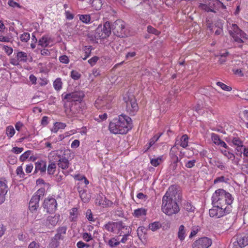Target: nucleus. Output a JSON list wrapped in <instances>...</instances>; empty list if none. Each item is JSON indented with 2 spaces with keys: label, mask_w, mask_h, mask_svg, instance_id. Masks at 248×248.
Returning a JSON list of instances; mask_svg holds the SVG:
<instances>
[{
  "label": "nucleus",
  "mask_w": 248,
  "mask_h": 248,
  "mask_svg": "<svg viewBox=\"0 0 248 248\" xmlns=\"http://www.w3.org/2000/svg\"><path fill=\"white\" fill-rule=\"evenodd\" d=\"M177 193L176 186H170L162 198V211L168 216L176 214L180 211L179 207L175 201Z\"/></svg>",
  "instance_id": "obj_1"
},
{
  "label": "nucleus",
  "mask_w": 248,
  "mask_h": 248,
  "mask_svg": "<svg viewBox=\"0 0 248 248\" xmlns=\"http://www.w3.org/2000/svg\"><path fill=\"white\" fill-rule=\"evenodd\" d=\"M84 97L82 91H76L64 95L62 94V101L66 113L70 117L74 116L78 112L79 106L73 102L81 101Z\"/></svg>",
  "instance_id": "obj_2"
},
{
  "label": "nucleus",
  "mask_w": 248,
  "mask_h": 248,
  "mask_svg": "<svg viewBox=\"0 0 248 248\" xmlns=\"http://www.w3.org/2000/svg\"><path fill=\"white\" fill-rule=\"evenodd\" d=\"M131 119L128 116L121 114L109 123V129L115 134H125L132 128Z\"/></svg>",
  "instance_id": "obj_3"
},
{
  "label": "nucleus",
  "mask_w": 248,
  "mask_h": 248,
  "mask_svg": "<svg viewBox=\"0 0 248 248\" xmlns=\"http://www.w3.org/2000/svg\"><path fill=\"white\" fill-rule=\"evenodd\" d=\"M212 204L231 209L233 198L232 195L222 189H218L214 193L212 197Z\"/></svg>",
  "instance_id": "obj_4"
},
{
  "label": "nucleus",
  "mask_w": 248,
  "mask_h": 248,
  "mask_svg": "<svg viewBox=\"0 0 248 248\" xmlns=\"http://www.w3.org/2000/svg\"><path fill=\"white\" fill-rule=\"evenodd\" d=\"M125 110L130 115H135L139 110L136 99L133 94L126 93L123 97Z\"/></svg>",
  "instance_id": "obj_5"
},
{
  "label": "nucleus",
  "mask_w": 248,
  "mask_h": 248,
  "mask_svg": "<svg viewBox=\"0 0 248 248\" xmlns=\"http://www.w3.org/2000/svg\"><path fill=\"white\" fill-rule=\"evenodd\" d=\"M228 30L230 35L233 38L234 40L238 43L244 42L243 39H247V35L240 30L235 24H227Z\"/></svg>",
  "instance_id": "obj_6"
},
{
  "label": "nucleus",
  "mask_w": 248,
  "mask_h": 248,
  "mask_svg": "<svg viewBox=\"0 0 248 248\" xmlns=\"http://www.w3.org/2000/svg\"><path fill=\"white\" fill-rule=\"evenodd\" d=\"M95 32L97 39H104L108 37L111 34L110 23L106 21L103 25H99L95 30Z\"/></svg>",
  "instance_id": "obj_7"
},
{
  "label": "nucleus",
  "mask_w": 248,
  "mask_h": 248,
  "mask_svg": "<svg viewBox=\"0 0 248 248\" xmlns=\"http://www.w3.org/2000/svg\"><path fill=\"white\" fill-rule=\"evenodd\" d=\"M231 210V209L230 208H224L217 205H213L212 208L209 210V213L211 217L218 218L229 213Z\"/></svg>",
  "instance_id": "obj_8"
},
{
  "label": "nucleus",
  "mask_w": 248,
  "mask_h": 248,
  "mask_svg": "<svg viewBox=\"0 0 248 248\" xmlns=\"http://www.w3.org/2000/svg\"><path fill=\"white\" fill-rule=\"evenodd\" d=\"M111 26V31L117 36H123L124 32V25L123 21L117 20Z\"/></svg>",
  "instance_id": "obj_9"
},
{
  "label": "nucleus",
  "mask_w": 248,
  "mask_h": 248,
  "mask_svg": "<svg viewBox=\"0 0 248 248\" xmlns=\"http://www.w3.org/2000/svg\"><path fill=\"white\" fill-rule=\"evenodd\" d=\"M44 208L46 210L47 213H54L57 207L56 200L53 198H47L44 200Z\"/></svg>",
  "instance_id": "obj_10"
},
{
  "label": "nucleus",
  "mask_w": 248,
  "mask_h": 248,
  "mask_svg": "<svg viewBox=\"0 0 248 248\" xmlns=\"http://www.w3.org/2000/svg\"><path fill=\"white\" fill-rule=\"evenodd\" d=\"M212 243L211 239L206 237H202L194 242L193 248H208Z\"/></svg>",
  "instance_id": "obj_11"
},
{
  "label": "nucleus",
  "mask_w": 248,
  "mask_h": 248,
  "mask_svg": "<svg viewBox=\"0 0 248 248\" xmlns=\"http://www.w3.org/2000/svg\"><path fill=\"white\" fill-rule=\"evenodd\" d=\"M118 226L117 228L116 233L119 235L121 234H130L131 232V228L125 224L122 221H119Z\"/></svg>",
  "instance_id": "obj_12"
},
{
  "label": "nucleus",
  "mask_w": 248,
  "mask_h": 248,
  "mask_svg": "<svg viewBox=\"0 0 248 248\" xmlns=\"http://www.w3.org/2000/svg\"><path fill=\"white\" fill-rule=\"evenodd\" d=\"M233 243V248H242L248 245V238L246 236H238Z\"/></svg>",
  "instance_id": "obj_13"
},
{
  "label": "nucleus",
  "mask_w": 248,
  "mask_h": 248,
  "mask_svg": "<svg viewBox=\"0 0 248 248\" xmlns=\"http://www.w3.org/2000/svg\"><path fill=\"white\" fill-rule=\"evenodd\" d=\"M118 224L119 221H109L104 225V228L108 232L115 234L117 227L119 226Z\"/></svg>",
  "instance_id": "obj_14"
},
{
  "label": "nucleus",
  "mask_w": 248,
  "mask_h": 248,
  "mask_svg": "<svg viewBox=\"0 0 248 248\" xmlns=\"http://www.w3.org/2000/svg\"><path fill=\"white\" fill-rule=\"evenodd\" d=\"M96 203L103 207L110 206L113 204L111 201L101 196H99L97 197L96 200Z\"/></svg>",
  "instance_id": "obj_15"
},
{
  "label": "nucleus",
  "mask_w": 248,
  "mask_h": 248,
  "mask_svg": "<svg viewBox=\"0 0 248 248\" xmlns=\"http://www.w3.org/2000/svg\"><path fill=\"white\" fill-rule=\"evenodd\" d=\"M46 163L43 160H40L35 163V173L40 171L41 173H44L46 171Z\"/></svg>",
  "instance_id": "obj_16"
},
{
  "label": "nucleus",
  "mask_w": 248,
  "mask_h": 248,
  "mask_svg": "<svg viewBox=\"0 0 248 248\" xmlns=\"http://www.w3.org/2000/svg\"><path fill=\"white\" fill-rule=\"evenodd\" d=\"M78 191L81 200L84 202H89L91 196L87 193L85 189L80 188L78 187Z\"/></svg>",
  "instance_id": "obj_17"
},
{
  "label": "nucleus",
  "mask_w": 248,
  "mask_h": 248,
  "mask_svg": "<svg viewBox=\"0 0 248 248\" xmlns=\"http://www.w3.org/2000/svg\"><path fill=\"white\" fill-rule=\"evenodd\" d=\"M7 183V181L5 178H0V193L6 194L9 190Z\"/></svg>",
  "instance_id": "obj_18"
},
{
  "label": "nucleus",
  "mask_w": 248,
  "mask_h": 248,
  "mask_svg": "<svg viewBox=\"0 0 248 248\" xmlns=\"http://www.w3.org/2000/svg\"><path fill=\"white\" fill-rule=\"evenodd\" d=\"M67 230V227L66 226H62L59 227L57 230V233L54 236L56 238L58 239L62 240L64 238V235L65 234Z\"/></svg>",
  "instance_id": "obj_19"
},
{
  "label": "nucleus",
  "mask_w": 248,
  "mask_h": 248,
  "mask_svg": "<svg viewBox=\"0 0 248 248\" xmlns=\"http://www.w3.org/2000/svg\"><path fill=\"white\" fill-rule=\"evenodd\" d=\"M58 165L63 170L66 169L69 166V160L65 157H60Z\"/></svg>",
  "instance_id": "obj_20"
},
{
  "label": "nucleus",
  "mask_w": 248,
  "mask_h": 248,
  "mask_svg": "<svg viewBox=\"0 0 248 248\" xmlns=\"http://www.w3.org/2000/svg\"><path fill=\"white\" fill-rule=\"evenodd\" d=\"M147 210L145 208H141L136 209L132 213L133 216L136 217H140L145 216L147 214Z\"/></svg>",
  "instance_id": "obj_21"
},
{
  "label": "nucleus",
  "mask_w": 248,
  "mask_h": 248,
  "mask_svg": "<svg viewBox=\"0 0 248 248\" xmlns=\"http://www.w3.org/2000/svg\"><path fill=\"white\" fill-rule=\"evenodd\" d=\"M186 236V230L185 227L183 225L179 226L178 232V238L180 241L182 242L184 240Z\"/></svg>",
  "instance_id": "obj_22"
},
{
  "label": "nucleus",
  "mask_w": 248,
  "mask_h": 248,
  "mask_svg": "<svg viewBox=\"0 0 248 248\" xmlns=\"http://www.w3.org/2000/svg\"><path fill=\"white\" fill-rule=\"evenodd\" d=\"M188 137L187 135L185 134L181 137L177 144H179L182 147L186 148L188 146ZM175 143L177 144V141Z\"/></svg>",
  "instance_id": "obj_23"
},
{
  "label": "nucleus",
  "mask_w": 248,
  "mask_h": 248,
  "mask_svg": "<svg viewBox=\"0 0 248 248\" xmlns=\"http://www.w3.org/2000/svg\"><path fill=\"white\" fill-rule=\"evenodd\" d=\"M232 142L234 145L237 146V151L242 152V149L244 147L243 141L239 138L234 137L232 139Z\"/></svg>",
  "instance_id": "obj_24"
},
{
  "label": "nucleus",
  "mask_w": 248,
  "mask_h": 248,
  "mask_svg": "<svg viewBox=\"0 0 248 248\" xmlns=\"http://www.w3.org/2000/svg\"><path fill=\"white\" fill-rule=\"evenodd\" d=\"M210 163L222 170L226 168L224 163L219 159H214L212 161H210Z\"/></svg>",
  "instance_id": "obj_25"
},
{
  "label": "nucleus",
  "mask_w": 248,
  "mask_h": 248,
  "mask_svg": "<svg viewBox=\"0 0 248 248\" xmlns=\"http://www.w3.org/2000/svg\"><path fill=\"white\" fill-rule=\"evenodd\" d=\"M183 208L188 212H194L195 209V207L189 202H185L183 203Z\"/></svg>",
  "instance_id": "obj_26"
},
{
  "label": "nucleus",
  "mask_w": 248,
  "mask_h": 248,
  "mask_svg": "<svg viewBox=\"0 0 248 248\" xmlns=\"http://www.w3.org/2000/svg\"><path fill=\"white\" fill-rule=\"evenodd\" d=\"M96 10H100L102 6V0H92L89 3Z\"/></svg>",
  "instance_id": "obj_27"
},
{
  "label": "nucleus",
  "mask_w": 248,
  "mask_h": 248,
  "mask_svg": "<svg viewBox=\"0 0 248 248\" xmlns=\"http://www.w3.org/2000/svg\"><path fill=\"white\" fill-rule=\"evenodd\" d=\"M66 124L62 123H56L53 128L51 129V131L54 133H57L60 129H63L65 127Z\"/></svg>",
  "instance_id": "obj_28"
},
{
  "label": "nucleus",
  "mask_w": 248,
  "mask_h": 248,
  "mask_svg": "<svg viewBox=\"0 0 248 248\" xmlns=\"http://www.w3.org/2000/svg\"><path fill=\"white\" fill-rule=\"evenodd\" d=\"M17 60L19 62H26L28 60L27 54L24 52H19L17 54Z\"/></svg>",
  "instance_id": "obj_29"
},
{
  "label": "nucleus",
  "mask_w": 248,
  "mask_h": 248,
  "mask_svg": "<svg viewBox=\"0 0 248 248\" xmlns=\"http://www.w3.org/2000/svg\"><path fill=\"white\" fill-rule=\"evenodd\" d=\"M107 244L109 245V247L114 248L120 244V241L116 237H113L108 240Z\"/></svg>",
  "instance_id": "obj_30"
},
{
  "label": "nucleus",
  "mask_w": 248,
  "mask_h": 248,
  "mask_svg": "<svg viewBox=\"0 0 248 248\" xmlns=\"http://www.w3.org/2000/svg\"><path fill=\"white\" fill-rule=\"evenodd\" d=\"M91 46H85L83 48V52L84 53V57L81 56L82 60H85L88 58L91 52Z\"/></svg>",
  "instance_id": "obj_31"
},
{
  "label": "nucleus",
  "mask_w": 248,
  "mask_h": 248,
  "mask_svg": "<svg viewBox=\"0 0 248 248\" xmlns=\"http://www.w3.org/2000/svg\"><path fill=\"white\" fill-rule=\"evenodd\" d=\"M91 46H85L83 48V52L84 53V57L81 56L82 60H85L88 58L91 52Z\"/></svg>",
  "instance_id": "obj_32"
},
{
  "label": "nucleus",
  "mask_w": 248,
  "mask_h": 248,
  "mask_svg": "<svg viewBox=\"0 0 248 248\" xmlns=\"http://www.w3.org/2000/svg\"><path fill=\"white\" fill-rule=\"evenodd\" d=\"M57 223L56 218L52 217H48L46 221V225L49 227L50 226H54Z\"/></svg>",
  "instance_id": "obj_33"
},
{
  "label": "nucleus",
  "mask_w": 248,
  "mask_h": 248,
  "mask_svg": "<svg viewBox=\"0 0 248 248\" xmlns=\"http://www.w3.org/2000/svg\"><path fill=\"white\" fill-rule=\"evenodd\" d=\"M61 239H58V238H56V237L54 236L51 240V242L49 244V247L51 248H57L60 245V241Z\"/></svg>",
  "instance_id": "obj_34"
},
{
  "label": "nucleus",
  "mask_w": 248,
  "mask_h": 248,
  "mask_svg": "<svg viewBox=\"0 0 248 248\" xmlns=\"http://www.w3.org/2000/svg\"><path fill=\"white\" fill-rule=\"evenodd\" d=\"M105 100L104 99H97L95 102V106L98 109L105 108Z\"/></svg>",
  "instance_id": "obj_35"
},
{
  "label": "nucleus",
  "mask_w": 248,
  "mask_h": 248,
  "mask_svg": "<svg viewBox=\"0 0 248 248\" xmlns=\"http://www.w3.org/2000/svg\"><path fill=\"white\" fill-rule=\"evenodd\" d=\"M79 19L82 22L88 24L91 21V16L89 15H79Z\"/></svg>",
  "instance_id": "obj_36"
},
{
  "label": "nucleus",
  "mask_w": 248,
  "mask_h": 248,
  "mask_svg": "<svg viewBox=\"0 0 248 248\" xmlns=\"http://www.w3.org/2000/svg\"><path fill=\"white\" fill-rule=\"evenodd\" d=\"M53 86L55 90L59 91L62 87V82L60 78H57L53 83Z\"/></svg>",
  "instance_id": "obj_37"
},
{
  "label": "nucleus",
  "mask_w": 248,
  "mask_h": 248,
  "mask_svg": "<svg viewBox=\"0 0 248 248\" xmlns=\"http://www.w3.org/2000/svg\"><path fill=\"white\" fill-rule=\"evenodd\" d=\"M56 165L55 163L50 164L47 167V173L49 175H53L55 172Z\"/></svg>",
  "instance_id": "obj_38"
},
{
  "label": "nucleus",
  "mask_w": 248,
  "mask_h": 248,
  "mask_svg": "<svg viewBox=\"0 0 248 248\" xmlns=\"http://www.w3.org/2000/svg\"><path fill=\"white\" fill-rule=\"evenodd\" d=\"M15 133V130L13 126H8L6 129V134L9 138H12Z\"/></svg>",
  "instance_id": "obj_39"
},
{
  "label": "nucleus",
  "mask_w": 248,
  "mask_h": 248,
  "mask_svg": "<svg viewBox=\"0 0 248 248\" xmlns=\"http://www.w3.org/2000/svg\"><path fill=\"white\" fill-rule=\"evenodd\" d=\"M38 45L42 46H47L49 45L47 38L43 36L38 41Z\"/></svg>",
  "instance_id": "obj_40"
},
{
  "label": "nucleus",
  "mask_w": 248,
  "mask_h": 248,
  "mask_svg": "<svg viewBox=\"0 0 248 248\" xmlns=\"http://www.w3.org/2000/svg\"><path fill=\"white\" fill-rule=\"evenodd\" d=\"M161 134H160L159 135H155L152 139H150L147 150H148L152 146H153L155 143L156 141H157L159 137L161 136Z\"/></svg>",
  "instance_id": "obj_41"
},
{
  "label": "nucleus",
  "mask_w": 248,
  "mask_h": 248,
  "mask_svg": "<svg viewBox=\"0 0 248 248\" xmlns=\"http://www.w3.org/2000/svg\"><path fill=\"white\" fill-rule=\"evenodd\" d=\"M211 139L214 143L217 145H218L220 142L221 141V140L219 138V136L215 133H212L211 135Z\"/></svg>",
  "instance_id": "obj_42"
},
{
  "label": "nucleus",
  "mask_w": 248,
  "mask_h": 248,
  "mask_svg": "<svg viewBox=\"0 0 248 248\" xmlns=\"http://www.w3.org/2000/svg\"><path fill=\"white\" fill-rule=\"evenodd\" d=\"M146 231L147 230L144 227H139L137 230L139 237L140 238L143 235L146 233Z\"/></svg>",
  "instance_id": "obj_43"
},
{
  "label": "nucleus",
  "mask_w": 248,
  "mask_h": 248,
  "mask_svg": "<svg viewBox=\"0 0 248 248\" xmlns=\"http://www.w3.org/2000/svg\"><path fill=\"white\" fill-rule=\"evenodd\" d=\"M160 228V224L158 222H155L149 225V229L153 231H155Z\"/></svg>",
  "instance_id": "obj_44"
},
{
  "label": "nucleus",
  "mask_w": 248,
  "mask_h": 248,
  "mask_svg": "<svg viewBox=\"0 0 248 248\" xmlns=\"http://www.w3.org/2000/svg\"><path fill=\"white\" fill-rule=\"evenodd\" d=\"M217 84L224 91H230L232 90V88L230 86H228L222 82H217Z\"/></svg>",
  "instance_id": "obj_45"
},
{
  "label": "nucleus",
  "mask_w": 248,
  "mask_h": 248,
  "mask_svg": "<svg viewBox=\"0 0 248 248\" xmlns=\"http://www.w3.org/2000/svg\"><path fill=\"white\" fill-rule=\"evenodd\" d=\"M45 189L44 188H41L39 189L34 194L35 196L38 197V198H39V199H41V198H43L45 194Z\"/></svg>",
  "instance_id": "obj_46"
},
{
  "label": "nucleus",
  "mask_w": 248,
  "mask_h": 248,
  "mask_svg": "<svg viewBox=\"0 0 248 248\" xmlns=\"http://www.w3.org/2000/svg\"><path fill=\"white\" fill-rule=\"evenodd\" d=\"M196 162L195 159L185 161V166L187 168H192L195 166Z\"/></svg>",
  "instance_id": "obj_47"
},
{
  "label": "nucleus",
  "mask_w": 248,
  "mask_h": 248,
  "mask_svg": "<svg viewBox=\"0 0 248 248\" xmlns=\"http://www.w3.org/2000/svg\"><path fill=\"white\" fill-rule=\"evenodd\" d=\"M161 162V158L158 157L157 158L151 159L150 163L154 167H156L160 164Z\"/></svg>",
  "instance_id": "obj_48"
},
{
  "label": "nucleus",
  "mask_w": 248,
  "mask_h": 248,
  "mask_svg": "<svg viewBox=\"0 0 248 248\" xmlns=\"http://www.w3.org/2000/svg\"><path fill=\"white\" fill-rule=\"evenodd\" d=\"M136 53L135 51L127 52L125 55V60L127 61H132L133 58L136 56Z\"/></svg>",
  "instance_id": "obj_49"
},
{
  "label": "nucleus",
  "mask_w": 248,
  "mask_h": 248,
  "mask_svg": "<svg viewBox=\"0 0 248 248\" xmlns=\"http://www.w3.org/2000/svg\"><path fill=\"white\" fill-rule=\"evenodd\" d=\"M29 208L31 212H33L36 211L39 207V204L33 202H29Z\"/></svg>",
  "instance_id": "obj_50"
},
{
  "label": "nucleus",
  "mask_w": 248,
  "mask_h": 248,
  "mask_svg": "<svg viewBox=\"0 0 248 248\" xmlns=\"http://www.w3.org/2000/svg\"><path fill=\"white\" fill-rule=\"evenodd\" d=\"M31 153V151L28 150L23 154L20 157V160L21 161H24L26 160L30 156Z\"/></svg>",
  "instance_id": "obj_51"
},
{
  "label": "nucleus",
  "mask_w": 248,
  "mask_h": 248,
  "mask_svg": "<svg viewBox=\"0 0 248 248\" xmlns=\"http://www.w3.org/2000/svg\"><path fill=\"white\" fill-rule=\"evenodd\" d=\"M30 38V35L28 32H25L20 36V40L22 42H26Z\"/></svg>",
  "instance_id": "obj_52"
},
{
  "label": "nucleus",
  "mask_w": 248,
  "mask_h": 248,
  "mask_svg": "<svg viewBox=\"0 0 248 248\" xmlns=\"http://www.w3.org/2000/svg\"><path fill=\"white\" fill-rule=\"evenodd\" d=\"M222 153L228 159H234V155L233 154L230 153V152H229L227 150L222 151Z\"/></svg>",
  "instance_id": "obj_53"
},
{
  "label": "nucleus",
  "mask_w": 248,
  "mask_h": 248,
  "mask_svg": "<svg viewBox=\"0 0 248 248\" xmlns=\"http://www.w3.org/2000/svg\"><path fill=\"white\" fill-rule=\"evenodd\" d=\"M81 75L78 72L72 70L71 72V78L75 79L77 80L80 78Z\"/></svg>",
  "instance_id": "obj_54"
},
{
  "label": "nucleus",
  "mask_w": 248,
  "mask_h": 248,
  "mask_svg": "<svg viewBox=\"0 0 248 248\" xmlns=\"http://www.w3.org/2000/svg\"><path fill=\"white\" fill-rule=\"evenodd\" d=\"M147 31L150 33H153L155 35H157L159 33V32L157 30H156L151 26H148Z\"/></svg>",
  "instance_id": "obj_55"
},
{
  "label": "nucleus",
  "mask_w": 248,
  "mask_h": 248,
  "mask_svg": "<svg viewBox=\"0 0 248 248\" xmlns=\"http://www.w3.org/2000/svg\"><path fill=\"white\" fill-rule=\"evenodd\" d=\"M83 238L86 242H89L93 239V237L90 233L85 232L83 234Z\"/></svg>",
  "instance_id": "obj_56"
},
{
  "label": "nucleus",
  "mask_w": 248,
  "mask_h": 248,
  "mask_svg": "<svg viewBox=\"0 0 248 248\" xmlns=\"http://www.w3.org/2000/svg\"><path fill=\"white\" fill-rule=\"evenodd\" d=\"M88 39L92 42H96V39H98L97 38V37L96 36V32H95V33L94 34H91V33H89L88 34Z\"/></svg>",
  "instance_id": "obj_57"
},
{
  "label": "nucleus",
  "mask_w": 248,
  "mask_h": 248,
  "mask_svg": "<svg viewBox=\"0 0 248 248\" xmlns=\"http://www.w3.org/2000/svg\"><path fill=\"white\" fill-rule=\"evenodd\" d=\"M16 173L17 175H20V177H23L24 175V173L23 171L22 167V166H19L17 167L16 169Z\"/></svg>",
  "instance_id": "obj_58"
},
{
  "label": "nucleus",
  "mask_w": 248,
  "mask_h": 248,
  "mask_svg": "<svg viewBox=\"0 0 248 248\" xmlns=\"http://www.w3.org/2000/svg\"><path fill=\"white\" fill-rule=\"evenodd\" d=\"M23 151V148H20L17 147H15L13 148L12 151L16 154H18L21 153Z\"/></svg>",
  "instance_id": "obj_59"
},
{
  "label": "nucleus",
  "mask_w": 248,
  "mask_h": 248,
  "mask_svg": "<svg viewBox=\"0 0 248 248\" xmlns=\"http://www.w3.org/2000/svg\"><path fill=\"white\" fill-rule=\"evenodd\" d=\"M78 209L76 208H74L72 209V212H70V215L72 216V220H74V218L76 217L78 215Z\"/></svg>",
  "instance_id": "obj_60"
},
{
  "label": "nucleus",
  "mask_w": 248,
  "mask_h": 248,
  "mask_svg": "<svg viewBox=\"0 0 248 248\" xmlns=\"http://www.w3.org/2000/svg\"><path fill=\"white\" fill-rule=\"evenodd\" d=\"M28 248H40V247L39 243L33 241L30 243Z\"/></svg>",
  "instance_id": "obj_61"
},
{
  "label": "nucleus",
  "mask_w": 248,
  "mask_h": 248,
  "mask_svg": "<svg viewBox=\"0 0 248 248\" xmlns=\"http://www.w3.org/2000/svg\"><path fill=\"white\" fill-rule=\"evenodd\" d=\"M79 141L78 140H74L71 143V147L72 148H76L79 145Z\"/></svg>",
  "instance_id": "obj_62"
},
{
  "label": "nucleus",
  "mask_w": 248,
  "mask_h": 248,
  "mask_svg": "<svg viewBox=\"0 0 248 248\" xmlns=\"http://www.w3.org/2000/svg\"><path fill=\"white\" fill-rule=\"evenodd\" d=\"M225 182V177L223 176L216 178L214 181V184Z\"/></svg>",
  "instance_id": "obj_63"
},
{
  "label": "nucleus",
  "mask_w": 248,
  "mask_h": 248,
  "mask_svg": "<svg viewBox=\"0 0 248 248\" xmlns=\"http://www.w3.org/2000/svg\"><path fill=\"white\" fill-rule=\"evenodd\" d=\"M77 246L78 248H83L85 247H88L89 245L86 244L82 241H79L77 243Z\"/></svg>",
  "instance_id": "obj_64"
}]
</instances>
